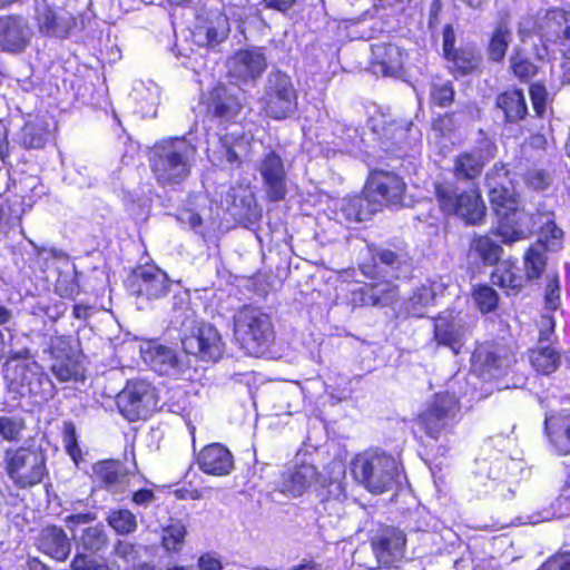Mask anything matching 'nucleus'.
Returning <instances> with one entry per match:
<instances>
[{
    "instance_id": "obj_1",
    "label": "nucleus",
    "mask_w": 570,
    "mask_h": 570,
    "mask_svg": "<svg viewBox=\"0 0 570 570\" xmlns=\"http://www.w3.org/2000/svg\"><path fill=\"white\" fill-rule=\"evenodd\" d=\"M368 258L360 263L361 274L367 279L355 294L365 306L386 305L397 294L394 281L412 267V256L404 242L393 240L386 245L368 244Z\"/></svg>"
},
{
    "instance_id": "obj_2",
    "label": "nucleus",
    "mask_w": 570,
    "mask_h": 570,
    "mask_svg": "<svg viewBox=\"0 0 570 570\" xmlns=\"http://www.w3.org/2000/svg\"><path fill=\"white\" fill-rule=\"evenodd\" d=\"M30 358L31 353L27 347L8 355L2 366L7 385L41 402L52 400L58 394L55 382L41 364Z\"/></svg>"
},
{
    "instance_id": "obj_3",
    "label": "nucleus",
    "mask_w": 570,
    "mask_h": 570,
    "mask_svg": "<svg viewBox=\"0 0 570 570\" xmlns=\"http://www.w3.org/2000/svg\"><path fill=\"white\" fill-rule=\"evenodd\" d=\"M491 210L497 219L493 233L505 246L528 239L532 236L531 222L533 215L525 210L520 193L515 187L488 193Z\"/></svg>"
},
{
    "instance_id": "obj_4",
    "label": "nucleus",
    "mask_w": 570,
    "mask_h": 570,
    "mask_svg": "<svg viewBox=\"0 0 570 570\" xmlns=\"http://www.w3.org/2000/svg\"><path fill=\"white\" fill-rule=\"evenodd\" d=\"M462 417L459 397L450 391H440L432 395L426 406L413 419L419 432L428 439L439 441L452 434Z\"/></svg>"
},
{
    "instance_id": "obj_5",
    "label": "nucleus",
    "mask_w": 570,
    "mask_h": 570,
    "mask_svg": "<svg viewBox=\"0 0 570 570\" xmlns=\"http://www.w3.org/2000/svg\"><path fill=\"white\" fill-rule=\"evenodd\" d=\"M47 453L41 446L22 444L4 451L3 469L20 490H27L41 484L49 476Z\"/></svg>"
},
{
    "instance_id": "obj_6",
    "label": "nucleus",
    "mask_w": 570,
    "mask_h": 570,
    "mask_svg": "<svg viewBox=\"0 0 570 570\" xmlns=\"http://www.w3.org/2000/svg\"><path fill=\"white\" fill-rule=\"evenodd\" d=\"M235 340L249 353H264L275 341L272 316L252 303L238 307L233 315Z\"/></svg>"
},
{
    "instance_id": "obj_7",
    "label": "nucleus",
    "mask_w": 570,
    "mask_h": 570,
    "mask_svg": "<svg viewBox=\"0 0 570 570\" xmlns=\"http://www.w3.org/2000/svg\"><path fill=\"white\" fill-rule=\"evenodd\" d=\"M353 478L373 494H382L400 483V468L391 454L364 452L351 461Z\"/></svg>"
},
{
    "instance_id": "obj_8",
    "label": "nucleus",
    "mask_w": 570,
    "mask_h": 570,
    "mask_svg": "<svg viewBox=\"0 0 570 570\" xmlns=\"http://www.w3.org/2000/svg\"><path fill=\"white\" fill-rule=\"evenodd\" d=\"M433 188L435 200L444 216H455L470 226L485 223L488 209L479 188L458 191L448 181H436Z\"/></svg>"
},
{
    "instance_id": "obj_9",
    "label": "nucleus",
    "mask_w": 570,
    "mask_h": 570,
    "mask_svg": "<svg viewBox=\"0 0 570 570\" xmlns=\"http://www.w3.org/2000/svg\"><path fill=\"white\" fill-rule=\"evenodd\" d=\"M50 357L49 370L59 383L85 380L86 355L78 337L72 335H52L45 348Z\"/></svg>"
},
{
    "instance_id": "obj_10",
    "label": "nucleus",
    "mask_w": 570,
    "mask_h": 570,
    "mask_svg": "<svg viewBox=\"0 0 570 570\" xmlns=\"http://www.w3.org/2000/svg\"><path fill=\"white\" fill-rule=\"evenodd\" d=\"M176 141L177 138L157 144L149 154V167L159 186L179 184L190 174L186 150Z\"/></svg>"
},
{
    "instance_id": "obj_11",
    "label": "nucleus",
    "mask_w": 570,
    "mask_h": 570,
    "mask_svg": "<svg viewBox=\"0 0 570 570\" xmlns=\"http://www.w3.org/2000/svg\"><path fill=\"white\" fill-rule=\"evenodd\" d=\"M262 112L273 120H284L298 108V94L292 79L283 71H273L261 98Z\"/></svg>"
},
{
    "instance_id": "obj_12",
    "label": "nucleus",
    "mask_w": 570,
    "mask_h": 570,
    "mask_svg": "<svg viewBox=\"0 0 570 570\" xmlns=\"http://www.w3.org/2000/svg\"><path fill=\"white\" fill-rule=\"evenodd\" d=\"M156 387L146 380H129L118 394L117 404L120 413L129 421L146 420L158 407Z\"/></svg>"
},
{
    "instance_id": "obj_13",
    "label": "nucleus",
    "mask_w": 570,
    "mask_h": 570,
    "mask_svg": "<svg viewBox=\"0 0 570 570\" xmlns=\"http://www.w3.org/2000/svg\"><path fill=\"white\" fill-rule=\"evenodd\" d=\"M541 42L547 51L559 53L570 68V4L546 10Z\"/></svg>"
},
{
    "instance_id": "obj_14",
    "label": "nucleus",
    "mask_w": 570,
    "mask_h": 570,
    "mask_svg": "<svg viewBox=\"0 0 570 570\" xmlns=\"http://www.w3.org/2000/svg\"><path fill=\"white\" fill-rule=\"evenodd\" d=\"M368 197L373 199V204L383 210L385 207L403 206L406 184L404 179L396 173L385 169L370 170L364 184Z\"/></svg>"
},
{
    "instance_id": "obj_15",
    "label": "nucleus",
    "mask_w": 570,
    "mask_h": 570,
    "mask_svg": "<svg viewBox=\"0 0 570 570\" xmlns=\"http://www.w3.org/2000/svg\"><path fill=\"white\" fill-rule=\"evenodd\" d=\"M200 105L206 117L219 122H235L244 109L238 94L220 81L202 96Z\"/></svg>"
},
{
    "instance_id": "obj_16",
    "label": "nucleus",
    "mask_w": 570,
    "mask_h": 570,
    "mask_svg": "<svg viewBox=\"0 0 570 570\" xmlns=\"http://www.w3.org/2000/svg\"><path fill=\"white\" fill-rule=\"evenodd\" d=\"M127 289L136 298L159 299L169 293L170 279L166 272L154 264L138 265L128 278Z\"/></svg>"
},
{
    "instance_id": "obj_17",
    "label": "nucleus",
    "mask_w": 570,
    "mask_h": 570,
    "mask_svg": "<svg viewBox=\"0 0 570 570\" xmlns=\"http://www.w3.org/2000/svg\"><path fill=\"white\" fill-rule=\"evenodd\" d=\"M498 147L488 138L473 149L463 150L454 156L452 165L453 177L458 181L478 180L485 166L495 157Z\"/></svg>"
},
{
    "instance_id": "obj_18",
    "label": "nucleus",
    "mask_w": 570,
    "mask_h": 570,
    "mask_svg": "<svg viewBox=\"0 0 570 570\" xmlns=\"http://www.w3.org/2000/svg\"><path fill=\"white\" fill-rule=\"evenodd\" d=\"M406 534L393 525H384L370 538L371 551L376 564L400 566L405 559Z\"/></svg>"
},
{
    "instance_id": "obj_19",
    "label": "nucleus",
    "mask_w": 570,
    "mask_h": 570,
    "mask_svg": "<svg viewBox=\"0 0 570 570\" xmlns=\"http://www.w3.org/2000/svg\"><path fill=\"white\" fill-rule=\"evenodd\" d=\"M321 479L322 473L314 464L302 462L281 472L276 491L287 498H301Z\"/></svg>"
},
{
    "instance_id": "obj_20",
    "label": "nucleus",
    "mask_w": 570,
    "mask_h": 570,
    "mask_svg": "<svg viewBox=\"0 0 570 570\" xmlns=\"http://www.w3.org/2000/svg\"><path fill=\"white\" fill-rule=\"evenodd\" d=\"M265 197L269 203H279L287 195V175L282 157L275 151H267L259 165Z\"/></svg>"
},
{
    "instance_id": "obj_21",
    "label": "nucleus",
    "mask_w": 570,
    "mask_h": 570,
    "mask_svg": "<svg viewBox=\"0 0 570 570\" xmlns=\"http://www.w3.org/2000/svg\"><path fill=\"white\" fill-rule=\"evenodd\" d=\"M30 41V31L26 18L18 13L0 16V49L4 52L20 53Z\"/></svg>"
},
{
    "instance_id": "obj_22",
    "label": "nucleus",
    "mask_w": 570,
    "mask_h": 570,
    "mask_svg": "<svg viewBox=\"0 0 570 570\" xmlns=\"http://www.w3.org/2000/svg\"><path fill=\"white\" fill-rule=\"evenodd\" d=\"M433 340L438 345L450 348L454 355L461 353L465 334L453 311L445 309L433 317Z\"/></svg>"
},
{
    "instance_id": "obj_23",
    "label": "nucleus",
    "mask_w": 570,
    "mask_h": 570,
    "mask_svg": "<svg viewBox=\"0 0 570 570\" xmlns=\"http://www.w3.org/2000/svg\"><path fill=\"white\" fill-rule=\"evenodd\" d=\"M490 282L502 291L505 296H517L529 285L518 259L509 256L502 259L490 273Z\"/></svg>"
},
{
    "instance_id": "obj_24",
    "label": "nucleus",
    "mask_w": 570,
    "mask_h": 570,
    "mask_svg": "<svg viewBox=\"0 0 570 570\" xmlns=\"http://www.w3.org/2000/svg\"><path fill=\"white\" fill-rule=\"evenodd\" d=\"M39 32L49 38L66 39L77 27V19L73 14L58 10L51 6H45L36 17Z\"/></svg>"
},
{
    "instance_id": "obj_25",
    "label": "nucleus",
    "mask_w": 570,
    "mask_h": 570,
    "mask_svg": "<svg viewBox=\"0 0 570 570\" xmlns=\"http://www.w3.org/2000/svg\"><path fill=\"white\" fill-rule=\"evenodd\" d=\"M196 463L202 472L213 476H225L234 470V456L222 443H210L200 449Z\"/></svg>"
},
{
    "instance_id": "obj_26",
    "label": "nucleus",
    "mask_w": 570,
    "mask_h": 570,
    "mask_svg": "<svg viewBox=\"0 0 570 570\" xmlns=\"http://www.w3.org/2000/svg\"><path fill=\"white\" fill-rule=\"evenodd\" d=\"M187 354L195 355L202 361H216L220 355V338L210 327H199L181 340Z\"/></svg>"
},
{
    "instance_id": "obj_27",
    "label": "nucleus",
    "mask_w": 570,
    "mask_h": 570,
    "mask_svg": "<svg viewBox=\"0 0 570 570\" xmlns=\"http://www.w3.org/2000/svg\"><path fill=\"white\" fill-rule=\"evenodd\" d=\"M142 360L160 375H167L180 370V361L174 350L161 344L158 340H147L140 345Z\"/></svg>"
},
{
    "instance_id": "obj_28",
    "label": "nucleus",
    "mask_w": 570,
    "mask_h": 570,
    "mask_svg": "<svg viewBox=\"0 0 570 570\" xmlns=\"http://www.w3.org/2000/svg\"><path fill=\"white\" fill-rule=\"evenodd\" d=\"M543 431L559 455H570V410H560L547 415Z\"/></svg>"
},
{
    "instance_id": "obj_29",
    "label": "nucleus",
    "mask_w": 570,
    "mask_h": 570,
    "mask_svg": "<svg viewBox=\"0 0 570 570\" xmlns=\"http://www.w3.org/2000/svg\"><path fill=\"white\" fill-rule=\"evenodd\" d=\"M512 41L511 13L508 10L500 11L489 36L487 56L489 61L501 63Z\"/></svg>"
},
{
    "instance_id": "obj_30",
    "label": "nucleus",
    "mask_w": 570,
    "mask_h": 570,
    "mask_svg": "<svg viewBox=\"0 0 570 570\" xmlns=\"http://www.w3.org/2000/svg\"><path fill=\"white\" fill-rule=\"evenodd\" d=\"M36 547L38 551L59 562L66 561L71 552L70 539L59 525L45 527L37 538Z\"/></svg>"
},
{
    "instance_id": "obj_31",
    "label": "nucleus",
    "mask_w": 570,
    "mask_h": 570,
    "mask_svg": "<svg viewBox=\"0 0 570 570\" xmlns=\"http://www.w3.org/2000/svg\"><path fill=\"white\" fill-rule=\"evenodd\" d=\"M235 76L242 81L257 80L267 68L262 48L238 49L233 55Z\"/></svg>"
},
{
    "instance_id": "obj_32",
    "label": "nucleus",
    "mask_w": 570,
    "mask_h": 570,
    "mask_svg": "<svg viewBox=\"0 0 570 570\" xmlns=\"http://www.w3.org/2000/svg\"><path fill=\"white\" fill-rule=\"evenodd\" d=\"M446 69L454 79H460L482 71V56L472 45L461 46L444 58Z\"/></svg>"
},
{
    "instance_id": "obj_33",
    "label": "nucleus",
    "mask_w": 570,
    "mask_h": 570,
    "mask_svg": "<svg viewBox=\"0 0 570 570\" xmlns=\"http://www.w3.org/2000/svg\"><path fill=\"white\" fill-rule=\"evenodd\" d=\"M493 233V227L483 234H474L469 243V252L473 255L483 266H497L504 254L503 245Z\"/></svg>"
},
{
    "instance_id": "obj_34",
    "label": "nucleus",
    "mask_w": 570,
    "mask_h": 570,
    "mask_svg": "<svg viewBox=\"0 0 570 570\" xmlns=\"http://www.w3.org/2000/svg\"><path fill=\"white\" fill-rule=\"evenodd\" d=\"M228 210L244 226L257 224L263 215L255 194L249 189L233 191L229 195Z\"/></svg>"
},
{
    "instance_id": "obj_35",
    "label": "nucleus",
    "mask_w": 570,
    "mask_h": 570,
    "mask_svg": "<svg viewBox=\"0 0 570 570\" xmlns=\"http://www.w3.org/2000/svg\"><path fill=\"white\" fill-rule=\"evenodd\" d=\"M91 471V481L108 491L121 484L129 475L126 465L116 459L99 460L92 464Z\"/></svg>"
},
{
    "instance_id": "obj_36",
    "label": "nucleus",
    "mask_w": 570,
    "mask_h": 570,
    "mask_svg": "<svg viewBox=\"0 0 570 570\" xmlns=\"http://www.w3.org/2000/svg\"><path fill=\"white\" fill-rule=\"evenodd\" d=\"M51 139V131L46 120L35 117L27 119L20 127L16 144L26 150L43 149Z\"/></svg>"
},
{
    "instance_id": "obj_37",
    "label": "nucleus",
    "mask_w": 570,
    "mask_h": 570,
    "mask_svg": "<svg viewBox=\"0 0 570 570\" xmlns=\"http://www.w3.org/2000/svg\"><path fill=\"white\" fill-rule=\"evenodd\" d=\"M495 107L503 114L508 124H517L528 116V105L522 89L509 87L497 95Z\"/></svg>"
},
{
    "instance_id": "obj_38",
    "label": "nucleus",
    "mask_w": 570,
    "mask_h": 570,
    "mask_svg": "<svg viewBox=\"0 0 570 570\" xmlns=\"http://www.w3.org/2000/svg\"><path fill=\"white\" fill-rule=\"evenodd\" d=\"M341 212L347 222L362 223L371 219L381 210L373 204V199L368 197V193L363 187L360 194L350 195L343 199Z\"/></svg>"
},
{
    "instance_id": "obj_39",
    "label": "nucleus",
    "mask_w": 570,
    "mask_h": 570,
    "mask_svg": "<svg viewBox=\"0 0 570 570\" xmlns=\"http://www.w3.org/2000/svg\"><path fill=\"white\" fill-rule=\"evenodd\" d=\"M546 240L530 244L522 254V272L529 284L539 281L546 273L548 256L544 249Z\"/></svg>"
},
{
    "instance_id": "obj_40",
    "label": "nucleus",
    "mask_w": 570,
    "mask_h": 570,
    "mask_svg": "<svg viewBox=\"0 0 570 570\" xmlns=\"http://www.w3.org/2000/svg\"><path fill=\"white\" fill-rule=\"evenodd\" d=\"M528 360L538 375L548 376L561 364L560 353L551 346H534L528 350Z\"/></svg>"
},
{
    "instance_id": "obj_41",
    "label": "nucleus",
    "mask_w": 570,
    "mask_h": 570,
    "mask_svg": "<svg viewBox=\"0 0 570 570\" xmlns=\"http://www.w3.org/2000/svg\"><path fill=\"white\" fill-rule=\"evenodd\" d=\"M187 537L186 524L181 520H170L161 530L160 544L168 554H178Z\"/></svg>"
},
{
    "instance_id": "obj_42",
    "label": "nucleus",
    "mask_w": 570,
    "mask_h": 570,
    "mask_svg": "<svg viewBox=\"0 0 570 570\" xmlns=\"http://www.w3.org/2000/svg\"><path fill=\"white\" fill-rule=\"evenodd\" d=\"M376 63L381 66L383 75L391 76L403 69V58L400 48L392 43L375 46Z\"/></svg>"
},
{
    "instance_id": "obj_43",
    "label": "nucleus",
    "mask_w": 570,
    "mask_h": 570,
    "mask_svg": "<svg viewBox=\"0 0 570 570\" xmlns=\"http://www.w3.org/2000/svg\"><path fill=\"white\" fill-rule=\"evenodd\" d=\"M471 297L478 311L483 314H490L498 309L500 295L493 286L488 283H479L472 286Z\"/></svg>"
},
{
    "instance_id": "obj_44",
    "label": "nucleus",
    "mask_w": 570,
    "mask_h": 570,
    "mask_svg": "<svg viewBox=\"0 0 570 570\" xmlns=\"http://www.w3.org/2000/svg\"><path fill=\"white\" fill-rule=\"evenodd\" d=\"M511 175L512 171L509 164L503 161H497L493 164L484 176V185L488 188V193L500 191L514 187Z\"/></svg>"
},
{
    "instance_id": "obj_45",
    "label": "nucleus",
    "mask_w": 570,
    "mask_h": 570,
    "mask_svg": "<svg viewBox=\"0 0 570 570\" xmlns=\"http://www.w3.org/2000/svg\"><path fill=\"white\" fill-rule=\"evenodd\" d=\"M109 527L120 535L135 532L138 527L136 515L128 509L111 510L107 517Z\"/></svg>"
},
{
    "instance_id": "obj_46",
    "label": "nucleus",
    "mask_w": 570,
    "mask_h": 570,
    "mask_svg": "<svg viewBox=\"0 0 570 570\" xmlns=\"http://www.w3.org/2000/svg\"><path fill=\"white\" fill-rule=\"evenodd\" d=\"M510 71L520 82L527 83L538 73V67L518 49L510 57Z\"/></svg>"
},
{
    "instance_id": "obj_47",
    "label": "nucleus",
    "mask_w": 570,
    "mask_h": 570,
    "mask_svg": "<svg viewBox=\"0 0 570 570\" xmlns=\"http://www.w3.org/2000/svg\"><path fill=\"white\" fill-rule=\"evenodd\" d=\"M524 186L533 191L547 190L552 184L550 171L543 167L532 166L521 175Z\"/></svg>"
},
{
    "instance_id": "obj_48",
    "label": "nucleus",
    "mask_w": 570,
    "mask_h": 570,
    "mask_svg": "<svg viewBox=\"0 0 570 570\" xmlns=\"http://www.w3.org/2000/svg\"><path fill=\"white\" fill-rule=\"evenodd\" d=\"M81 546L85 551L98 553L107 549L109 539L102 527H88L82 531Z\"/></svg>"
},
{
    "instance_id": "obj_49",
    "label": "nucleus",
    "mask_w": 570,
    "mask_h": 570,
    "mask_svg": "<svg viewBox=\"0 0 570 570\" xmlns=\"http://www.w3.org/2000/svg\"><path fill=\"white\" fill-rule=\"evenodd\" d=\"M476 362L480 363L481 373H488L490 375L494 373H500L505 364V356H503L497 350H482L474 354Z\"/></svg>"
},
{
    "instance_id": "obj_50",
    "label": "nucleus",
    "mask_w": 570,
    "mask_h": 570,
    "mask_svg": "<svg viewBox=\"0 0 570 570\" xmlns=\"http://www.w3.org/2000/svg\"><path fill=\"white\" fill-rule=\"evenodd\" d=\"M63 448L71 461L78 466L83 461L82 451L78 443L76 426L72 422H65L62 429Z\"/></svg>"
},
{
    "instance_id": "obj_51",
    "label": "nucleus",
    "mask_w": 570,
    "mask_h": 570,
    "mask_svg": "<svg viewBox=\"0 0 570 570\" xmlns=\"http://www.w3.org/2000/svg\"><path fill=\"white\" fill-rule=\"evenodd\" d=\"M455 89L453 82L433 83L430 89V104L439 108L450 107L454 102Z\"/></svg>"
},
{
    "instance_id": "obj_52",
    "label": "nucleus",
    "mask_w": 570,
    "mask_h": 570,
    "mask_svg": "<svg viewBox=\"0 0 570 570\" xmlns=\"http://www.w3.org/2000/svg\"><path fill=\"white\" fill-rule=\"evenodd\" d=\"M560 297L561 285L559 274L557 272L547 274L543 295L544 307L552 312L557 311L560 307Z\"/></svg>"
},
{
    "instance_id": "obj_53",
    "label": "nucleus",
    "mask_w": 570,
    "mask_h": 570,
    "mask_svg": "<svg viewBox=\"0 0 570 570\" xmlns=\"http://www.w3.org/2000/svg\"><path fill=\"white\" fill-rule=\"evenodd\" d=\"M26 429V422L22 417L0 416V435L8 442H18Z\"/></svg>"
},
{
    "instance_id": "obj_54",
    "label": "nucleus",
    "mask_w": 570,
    "mask_h": 570,
    "mask_svg": "<svg viewBox=\"0 0 570 570\" xmlns=\"http://www.w3.org/2000/svg\"><path fill=\"white\" fill-rule=\"evenodd\" d=\"M317 497L322 503L343 502L346 499L345 487L341 481L330 479L317 490Z\"/></svg>"
},
{
    "instance_id": "obj_55",
    "label": "nucleus",
    "mask_w": 570,
    "mask_h": 570,
    "mask_svg": "<svg viewBox=\"0 0 570 570\" xmlns=\"http://www.w3.org/2000/svg\"><path fill=\"white\" fill-rule=\"evenodd\" d=\"M529 96L537 117H544L548 106V90L542 82H533L529 87Z\"/></svg>"
},
{
    "instance_id": "obj_56",
    "label": "nucleus",
    "mask_w": 570,
    "mask_h": 570,
    "mask_svg": "<svg viewBox=\"0 0 570 570\" xmlns=\"http://www.w3.org/2000/svg\"><path fill=\"white\" fill-rule=\"evenodd\" d=\"M55 292L63 299L75 301L81 293L79 281L75 276H60L55 284Z\"/></svg>"
},
{
    "instance_id": "obj_57",
    "label": "nucleus",
    "mask_w": 570,
    "mask_h": 570,
    "mask_svg": "<svg viewBox=\"0 0 570 570\" xmlns=\"http://www.w3.org/2000/svg\"><path fill=\"white\" fill-rule=\"evenodd\" d=\"M0 161L7 171L10 173L14 166L21 163L24 164L26 159L17 155L16 146L8 138L4 142L0 144Z\"/></svg>"
},
{
    "instance_id": "obj_58",
    "label": "nucleus",
    "mask_w": 570,
    "mask_h": 570,
    "mask_svg": "<svg viewBox=\"0 0 570 570\" xmlns=\"http://www.w3.org/2000/svg\"><path fill=\"white\" fill-rule=\"evenodd\" d=\"M71 570H106L105 563L98 562L86 553L77 552L70 561Z\"/></svg>"
},
{
    "instance_id": "obj_59",
    "label": "nucleus",
    "mask_w": 570,
    "mask_h": 570,
    "mask_svg": "<svg viewBox=\"0 0 570 570\" xmlns=\"http://www.w3.org/2000/svg\"><path fill=\"white\" fill-rule=\"evenodd\" d=\"M541 237L538 240H546L544 249L549 250L550 242L558 240L561 243L563 238V232L558 227L554 219L547 220L540 228Z\"/></svg>"
},
{
    "instance_id": "obj_60",
    "label": "nucleus",
    "mask_w": 570,
    "mask_h": 570,
    "mask_svg": "<svg viewBox=\"0 0 570 570\" xmlns=\"http://www.w3.org/2000/svg\"><path fill=\"white\" fill-rule=\"evenodd\" d=\"M539 570H570V551L551 556Z\"/></svg>"
},
{
    "instance_id": "obj_61",
    "label": "nucleus",
    "mask_w": 570,
    "mask_h": 570,
    "mask_svg": "<svg viewBox=\"0 0 570 570\" xmlns=\"http://www.w3.org/2000/svg\"><path fill=\"white\" fill-rule=\"evenodd\" d=\"M237 140H238L237 138L232 137L230 141L224 140L222 144L226 160L230 164V166L233 168H236V169H238L243 166V159L235 148Z\"/></svg>"
},
{
    "instance_id": "obj_62",
    "label": "nucleus",
    "mask_w": 570,
    "mask_h": 570,
    "mask_svg": "<svg viewBox=\"0 0 570 570\" xmlns=\"http://www.w3.org/2000/svg\"><path fill=\"white\" fill-rule=\"evenodd\" d=\"M174 494L179 500H200L203 498V491L191 483H183L179 488L174 491Z\"/></svg>"
},
{
    "instance_id": "obj_63",
    "label": "nucleus",
    "mask_w": 570,
    "mask_h": 570,
    "mask_svg": "<svg viewBox=\"0 0 570 570\" xmlns=\"http://www.w3.org/2000/svg\"><path fill=\"white\" fill-rule=\"evenodd\" d=\"M432 127L442 134L445 131H452L454 129V111L439 115L432 121Z\"/></svg>"
},
{
    "instance_id": "obj_64",
    "label": "nucleus",
    "mask_w": 570,
    "mask_h": 570,
    "mask_svg": "<svg viewBox=\"0 0 570 570\" xmlns=\"http://www.w3.org/2000/svg\"><path fill=\"white\" fill-rule=\"evenodd\" d=\"M228 29L225 26L219 27H207L206 28V40L208 46H216L223 42L227 37Z\"/></svg>"
}]
</instances>
